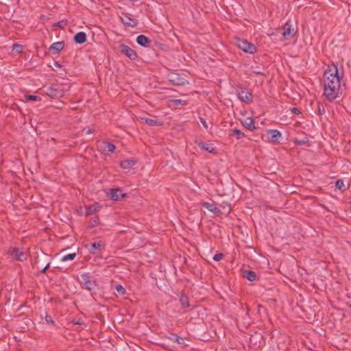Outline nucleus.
I'll use <instances>...</instances> for the list:
<instances>
[{"instance_id":"obj_30","label":"nucleus","mask_w":351,"mask_h":351,"mask_svg":"<svg viewBox=\"0 0 351 351\" xmlns=\"http://www.w3.org/2000/svg\"><path fill=\"white\" fill-rule=\"evenodd\" d=\"M336 186L339 189L341 190L344 187V183L341 180H338L336 182Z\"/></svg>"},{"instance_id":"obj_36","label":"nucleus","mask_w":351,"mask_h":351,"mask_svg":"<svg viewBox=\"0 0 351 351\" xmlns=\"http://www.w3.org/2000/svg\"><path fill=\"white\" fill-rule=\"evenodd\" d=\"M291 110L294 114L300 113V110L297 108H293Z\"/></svg>"},{"instance_id":"obj_34","label":"nucleus","mask_w":351,"mask_h":351,"mask_svg":"<svg viewBox=\"0 0 351 351\" xmlns=\"http://www.w3.org/2000/svg\"><path fill=\"white\" fill-rule=\"evenodd\" d=\"M64 25H65V23H64V22H63V21H60V22H58V23L56 24V25H57V26H58V27H62H62H64Z\"/></svg>"},{"instance_id":"obj_13","label":"nucleus","mask_w":351,"mask_h":351,"mask_svg":"<svg viewBox=\"0 0 351 351\" xmlns=\"http://www.w3.org/2000/svg\"><path fill=\"white\" fill-rule=\"evenodd\" d=\"M136 42L141 46L147 47V45L150 43V40L145 36L140 35L137 37Z\"/></svg>"},{"instance_id":"obj_6","label":"nucleus","mask_w":351,"mask_h":351,"mask_svg":"<svg viewBox=\"0 0 351 351\" xmlns=\"http://www.w3.org/2000/svg\"><path fill=\"white\" fill-rule=\"evenodd\" d=\"M293 29L292 27V25L290 21H287L284 26L283 32L282 33L284 39L288 40L291 38L293 35Z\"/></svg>"},{"instance_id":"obj_21","label":"nucleus","mask_w":351,"mask_h":351,"mask_svg":"<svg viewBox=\"0 0 351 351\" xmlns=\"http://www.w3.org/2000/svg\"><path fill=\"white\" fill-rule=\"evenodd\" d=\"M121 19H122L123 23L128 25L134 27L136 25V22L134 20L132 19L128 16H125Z\"/></svg>"},{"instance_id":"obj_2","label":"nucleus","mask_w":351,"mask_h":351,"mask_svg":"<svg viewBox=\"0 0 351 351\" xmlns=\"http://www.w3.org/2000/svg\"><path fill=\"white\" fill-rule=\"evenodd\" d=\"M236 46L244 51L245 53H254L256 51V47L254 45L249 43L246 40L237 39L235 41Z\"/></svg>"},{"instance_id":"obj_11","label":"nucleus","mask_w":351,"mask_h":351,"mask_svg":"<svg viewBox=\"0 0 351 351\" xmlns=\"http://www.w3.org/2000/svg\"><path fill=\"white\" fill-rule=\"evenodd\" d=\"M74 40L76 43L83 44L86 40V35L84 32H80L77 33L74 36Z\"/></svg>"},{"instance_id":"obj_3","label":"nucleus","mask_w":351,"mask_h":351,"mask_svg":"<svg viewBox=\"0 0 351 351\" xmlns=\"http://www.w3.org/2000/svg\"><path fill=\"white\" fill-rule=\"evenodd\" d=\"M80 280L83 287L90 291L93 290L95 287V282L90 280L86 274H81Z\"/></svg>"},{"instance_id":"obj_9","label":"nucleus","mask_w":351,"mask_h":351,"mask_svg":"<svg viewBox=\"0 0 351 351\" xmlns=\"http://www.w3.org/2000/svg\"><path fill=\"white\" fill-rule=\"evenodd\" d=\"M10 255L16 260L23 261L26 259V255L20 249L14 248L10 252Z\"/></svg>"},{"instance_id":"obj_4","label":"nucleus","mask_w":351,"mask_h":351,"mask_svg":"<svg viewBox=\"0 0 351 351\" xmlns=\"http://www.w3.org/2000/svg\"><path fill=\"white\" fill-rule=\"evenodd\" d=\"M101 206L99 203H95L93 205L86 207L84 211L82 208L79 210L81 215H90L98 212L101 209Z\"/></svg>"},{"instance_id":"obj_38","label":"nucleus","mask_w":351,"mask_h":351,"mask_svg":"<svg viewBox=\"0 0 351 351\" xmlns=\"http://www.w3.org/2000/svg\"><path fill=\"white\" fill-rule=\"evenodd\" d=\"M49 266V263H48L43 269V271H44L47 268H48Z\"/></svg>"},{"instance_id":"obj_15","label":"nucleus","mask_w":351,"mask_h":351,"mask_svg":"<svg viewBox=\"0 0 351 351\" xmlns=\"http://www.w3.org/2000/svg\"><path fill=\"white\" fill-rule=\"evenodd\" d=\"M251 94L245 90H241L238 93L239 99L243 101H248L250 99Z\"/></svg>"},{"instance_id":"obj_10","label":"nucleus","mask_w":351,"mask_h":351,"mask_svg":"<svg viewBox=\"0 0 351 351\" xmlns=\"http://www.w3.org/2000/svg\"><path fill=\"white\" fill-rule=\"evenodd\" d=\"M242 125L250 130L256 129L254 121L251 117H246L241 121Z\"/></svg>"},{"instance_id":"obj_33","label":"nucleus","mask_w":351,"mask_h":351,"mask_svg":"<svg viewBox=\"0 0 351 351\" xmlns=\"http://www.w3.org/2000/svg\"><path fill=\"white\" fill-rule=\"evenodd\" d=\"M173 102L175 104H184V102H183L181 99H174L173 100Z\"/></svg>"},{"instance_id":"obj_26","label":"nucleus","mask_w":351,"mask_h":351,"mask_svg":"<svg viewBox=\"0 0 351 351\" xmlns=\"http://www.w3.org/2000/svg\"><path fill=\"white\" fill-rule=\"evenodd\" d=\"M115 149V146L112 143H106L105 145V150L110 153L113 152Z\"/></svg>"},{"instance_id":"obj_32","label":"nucleus","mask_w":351,"mask_h":351,"mask_svg":"<svg viewBox=\"0 0 351 351\" xmlns=\"http://www.w3.org/2000/svg\"><path fill=\"white\" fill-rule=\"evenodd\" d=\"M223 257V254H216L214 257H213V259L216 261H220Z\"/></svg>"},{"instance_id":"obj_12","label":"nucleus","mask_w":351,"mask_h":351,"mask_svg":"<svg viewBox=\"0 0 351 351\" xmlns=\"http://www.w3.org/2000/svg\"><path fill=\"white\" fill-rule=\"evenodd\" d=\"M203 206L208 209L209 211L213 213L214 214H218L220 213V210L218 208H217L214 204L209 202H204L202 204Z\"/></svg>"},{"instance_id":"obj_20","label":"nucleus","mask_w":351,"mask_h":351,"mask_svg":"<svg viewBox=\"0 0 351 351\" xmlns=\"http://www.w3.org/2000/svg\"><path fill=\"white\" fill-rule=\"evenodd\" d=\"M141 119L142 121H143L144 123H147L149 125H156L160 124V123L158 120H156L154 119L147 118V117H141Z\"/></svg>"},{"instance_id":"obj_35","label":"nucleus","mask_w":351,"mask_h":351,"mask_svg":"<svg viewBox=\"0 0 351 351\" xmlns=\"http://www.w3.org/2000/svg\"><path fill=\"white\" fill-rule=\"evenodd\" d=\"M45 319L48 323H50V324L53 323V320L51 319V318L49 316H46Z\"/></svg>"},{"instance_id":"obj_39","label":"nucleus","mask_w":351,"mask_h":351,"mask_svg":"<svg viewBox=\"0 0 351 351\" xmlns=\"http://www.w3.org/2000/svg\"><path fill=\"white\" fill-rule=\"evenodd\" d=\"M91 132H91V130H88L86 131V133H87V134H90Z\"/></svg>"},{"instance_id":"obj_25","label":"nucleus","mask_w":351,"mask_h":351,"mask_svg":"<svg viewBox=\"0 0 351 351\" xmlns=\"http://www.w3.org/2000/svg\"><path fill=\"white\" fill-rule=\"evenodd\" d=\"M75 257H76V254L75 253H72V254H66V255H65V256L62 257L61 261L66 262V261H72Z\"/></svg>"},{"instance_id":"obj_19","label":"nucleus","mask_w":351,"mask_h":351,"mask_svg":"<svg viewBox=\"0 0 351 351\" xmlns=\"http://www.w3.org/2000/svg\"><path fill=\"white\" fill-rule=\"evenodd\" d=\"M243 276L250 281H254L256 278V273L250 270L245 271L243 272Z\"/></svg>"},{"instance_id":"obj_22","label":"nucleus","mask_w":351,"mask_h":351,"mask_svg":"<svg viewBox=\"0 0 351 351\" xmlns=\"http://www.w3.org/2000/svg\"><path fill=\"white\" fill-rule=\"evenodd\" d=\"M170 80L178 85L184 84L185 82L184 79L180 78L179 76L177 75H172Z\"/></svg>"},{"instance_id":"obj_14","label":"nucleus","mask_w":351,"mask_h":351,"mask_svg":"<svg viewBox=\"0 0 351 351\" xmlns=\"http://www.w3.org/2000/svg\"><path fill=\"white\" fill-rule=\"evenodd\" d=\"M136 163L134 160L128 159L121 162V167L125 169H129Z\"/></svg>"},{"instance_id":"obj_1","label":"nucleus","mask_w":351,"mask_h":351,"mask_svg":"<svg viewBox=\"0 0 351 351\" xmlns=\"http://www.w3.org/2000/svg\"><path fill=\"white\" fill-rule=\"evenodd\" d=\"M341 90V77L338 69L334 64L328 67L324 75V95L329 101L339 96Z\"/></svg>"},{"instance_id":"obj_5","label":"nucleus","mask_w":351,"mask_h":351,"mask_svg":"<svg viewBox=\"0 0 351 351\" xmlns=\"http://www.w3.org/2000/svg\"><path fill=\"white\" fill-rule=\"evenodd\" d=\"M107 195L112 200L119 201L123 198L125 193H123L121 189H115L107 193Z\"/></svg>"},{"instance_id":"obj_16","label":"nucleus","mask_w":351,"mask_h":351,"mask_svg":"<svg viewBox=\"0 0 351 351\" xmlns=\"http://www.w3.org/2000/svg\"><path fill=\"white\" fill-rule=\"evenodd\" d=\"M64 48V43L63 42H57L53 43L49 48L51 51H54L55 53H58Z\"/></svg>"},{"instance_id":"obj_8","label":"nucleus","mask_w":351,"mask_h":351,"mask_svg":"<svg viewBox=\"0 0 351 351\" xmlns=\"http://www.w3.org/2000/svg\"><path fill=\"white\" fill-rule=\"evenodd\" d=\"M120 48L121 52L130 59H135L136 57L135 51L131 49L130 47L122 44L120 45Z\"/></svg>"},{"instance_id":"obj_27","label":"nucleus","mask_w":351,"mask_h":351,"mask_svg":"<svg viewBox=\"0 0 351 351\" xmlns=\"http://www.w3.org/2000/svg\"><path fill=\"white\" fill-rule=\"evenodd\" d=\"M180 302L183 307H187L189 306L188 298L185 295H182L180 298Z\"/></svg>"},{"instance_id":"obj_18","label":"nucleus","mask_w":351,"mask_h":351,"mask_svg":"<svg viewBox=\"0 0 351 351\" xmlns=\"http://www.w3.org/2000/svg\"><path fill=\"white\" fill-rule=\"evenodd\" d=\"M197 145L198 147L203 149V150H206V152H209V153H215V147H213V146L211 145H205L204 143L202 142H199L197 143Z\"/></svg>"},{"instance_id":"obj_24","label":"nucleus","mask_w":351,"mask_h":351,"mask_svg":"<svg viewBox=\"0 0 351 351\" xmlns=\"http://www.w3.org/2000/svg\"><path fill=\"white\" fill-rule=\"evenodd\" d=\"M230 136H236V138L237 139H240V138H243L245 136V134L241 130H237V129H234L232 130V133L230 134Z\"/></svg>"},{"instance_id":"obj_37","label":"nucleus","mask_w":351,"mask_h":351,"mask_svg":"<svg viewBox=\"0 0 351 351\" xmlns=\"http://www.w3.org/2000/svg\"><path fill=\"white\" fill-rule=\"evenodd\" d=\"M200 121H201V123H202V125H203L206 128H208V125L206 124V121H205L204 119H201V120H200Z\"/></svg>"},{"instance_id":"obj_7","label":"nucleus","mask_w":351,"mask_h":351,"mask_svg":"<svg viewBox=\"0 0 351 351\" xmlns=\"http://www.w3.org/2000/svg\"><path fill=\"white\" fill-rule=\"evenodd\" d=\"M46 95L51 98H58L63 96V91L59 88L49 87L46 91Z\"/></svg>"},{"instance_id":"obj_40","label":"nucleus","mask_w":351,"mask_h":351,"mask_svg":"<svg viewBox=\"0 0 351 351\" xmlns=\"http://www.w3.org/2000/svg\"><path fill=\"white\" fill-rule=\"evenodd\" d=\"M230 207L228 206V212H230Z\"/></svg>"},{"instance_id":"obj_31","label":"nucleus","mask_w":351,"mask_h":351,"mask_svg":"<svg viewBox=\"0 0 351 351\" xmlns=\"http://www.w3.org/2000/svg\"><path fill=\"white\" fill-rule=\"evenodd\" d=\"M116 290L119 292V293H121L122 294H124L125 292V289H124L123 287H122L121 285H118L116 286Z\"/></svg>"},{"instance_id":"obj_17","label":"nucleus","mask_w":351,"mask_h":351,"mask_svg":"<svg viewBox=\"0 0 351 351\" xmlns=\"http://www.w3.org/2000/svg\"><path fill=\"white\" fill-rule=\"evenodd\" d=\"M268 133L271 134L272 141H277L281 137V133L277 130H269Z\"/></svg>"},{"instance_id":"obj_23","label":"nucleus","mask_w":351,"mask_h":351,"mask_svg":"<svg viewBox=\"0 0 351 351\" xmlns=\"http://www.w3.org/2000/svg\"><path fill=\"white\" fill-rule=\"evenodd\" d=\"M102 247V244L101 243H94L91 245L90 248V252L92 254H95L97 250H99Z\"/></svg>"},{"instance_id":"obj_29","label":"nucleus","mask_w":351,"mask_h":351,"mask_svg":"<svg viewBox=\"0 0 351 351\" xmlns=\"http://www.w3.org/2000/svg\"><path fill=\"white\" fill-rule=\"evenodd\" d=\"M25 97L27 98V99L32 100V101H40V99L36 95H26Z\"/></svg>"},{"instance_id":"obj_28","label":"nucleus","mask_w":351,"mask_h":351,"mask_svg":"<svg viewBox=\"0 0 351 351\" xmlns=\"http://www.w3.org/2000/svg\"><path fill=\"white\" fill-rule=\"evenodd\" d=\"M13 51L17 53H21L23 51V47L20 45H13Z\"/></svg>"}]
</instances>
